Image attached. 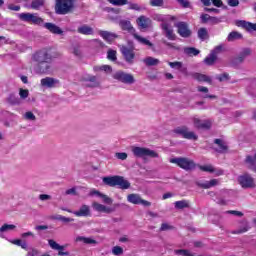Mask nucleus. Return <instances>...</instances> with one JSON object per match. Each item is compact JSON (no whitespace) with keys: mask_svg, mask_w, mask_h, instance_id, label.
<instances>
[{"mask_svg":"<svg viewBox=\"0 0 256 256\" xmlns=\"http://www.w3.org/2000/svg\"><path fill=\"white\" fill-rule=\"evenodd\" d=\"M76 241L77 242L82 241L86 245H93V244L97 243V241L94 240L93 238H87V237H83V236H78L76 238Z\"/></svg>","mask_w":256,"mask_h":256,"instance_id":"obj_36","label":"nucleus"},{"mask_svg":"<svg viewBox=\"0 0 256 256\" xmlns=\"http://www.w3.org/2000/svg\"><path fill=\"white\" fill-rule=\"evenodd\" d=\"M161 28L165 37L169 39V41H175L176 39L175 32H173V27H171L169 23L163 22L161 24Z\"/></svg>","mask_w":256,"mask_h":256,"instance_id":"obj_16","label":"nucleus"},{"mask_svg":"<svg viewBox=\"0 0 256 256\" xmlns=\"http://www.w3.org/2000/svg\"><path fill=\"white\" fill-rule=\"evenodd\" d=\"M204 11H206V13H215L216 15H218V13H220V10L217 8H204Z\"/></svg>","mask_w":256,"mask_h":256,"instance_id":"obj_61","label":"nucleus"},{"mask_svg":"<svg viewBox=\"0 0 256 256\" xmlns=\"http://www.w3.org/2000/svg\"><path fill=\"white\" fill-rule=\"evenodd\" d=\"M80 35H93L94 31L93 28L87 24H84L77 29Z\"/></svg>","mask_w":256,"mask_h":256,"instance_id":"obj_28","label":"nucleus"},{"mask_svg":"<svg viewBox=\"0 0 256 256\" xmlns=\"http://www.w3.org/2000/svg\"><path fill=\"white\" fill-rule=\"evenodd\" d=\"M54 219H56V221H62V223H71V222L75 221V219H73V218H67V217L61 216V215L54 216Z\"/></svg>","mask_w":256,"mask_h":256,"instance_id":"obj_42","label":"nucleus"},{"mask_svg":"<svg viewBox=\"0 0 256 256\" xmlns=\"http://www.w3.org/2000/svg\"><path fill=\"white\" fill-rule=\"evenodd\" d=\"M131 151L134 157H137L139 159H145V157H151L152 159H157V157H159V154L156 151L146 147L132 146Z\"/></svg>","mask_w":256,"mask_h":256,"instance_id":"obj_3","label":"nucleus"},{"mask_svg":"<svg viewBox=\"0 0 256 256\" xmlns=\"http://www.w3.org/2000/svg\"><path fill=\"white\" fill-rule=\"evenodd\" d=\"M90 195H97V197H100L106 205H111L113 203V199L97 190H92Z\"/></svg>","mask_w":256,"mask_h":256,"instance_id":"obj_24","label":"nucleus"},{"mask_svg":"<svg viewBox=\"0 0 256 256\" xmlns=\"http://www.w3.org/2000/svg\"><path fill=\"white\" fill-rule=\"evenodd\" d=\"M73 9V0H56L55 11L58 15H67Z\"/></svg>","mask_w":256,"mask_h":256,"instance_id":"obj_5","label":"nucleus"},{"mask_svg":"<svg viewBox=\"0 0 256 256\" xmlns=\"http://www.w3.org/2000/svg\"><path fill=\"white\" fill-rule=\"evenodd\" d=\"M15 228L16 226L13 224H4L0 227V233H7L8 231H13Z\"/></svg>","mask_w":256,"mask_h":256,"instance_id":"obj_38","label":"nucleus"},{"mask_svg":"<svg viewBox=\"0 0 256 256\" xmlns=\"http://www.w3.org/2000/svg\"><path fill=\"white\" fill-rule=\"evenodd\" d=\"M103 183L109 187H119V189H129L131 187V183L122 176L104 177Z\"/></svg>","mask_w":256,"mask_h":256,"instance_id":"obj_2","label":"nucleus"},{"mask_svg":"<svg viewBox=\"0 0 256 256\" xmlns=\"http://www.w3.org/2000/svg\"><path fill=\"white\" fill-rule=\"evenodd\" d=\"M19 95L21 99H27L29 97V90L20 89Z\"/></svg>","mask_w":256,"mask_h":256,"instance_id":"obj_55","label":"nucleus"},{"mask_svg":"<svg viewBox=\"0 0 256 256\" xmlns=\"http://www.w3.org/2000/svg\"><path fill=\"white\" fill-rule=\"evenodd\" d=\"M196 185L198 187H201L202 189H211V187H215L217 185H219V179H212L210 181H197Z\"/></svg>","mask_w":256,"mask_h":256,"instance_id":"obj_23","label":"nucleus"},{"mask_svg":"<svg viewBox=\"0 0 256 256\" xmlns=\"http://www.w3.org/2000/svg\"><path fill=\"white\" fill-rule=\"evenodd\" d=\"M174 133L176 135H181L184 139H189L192 141H197L198 136L193 131H189V128L187 126H180L174 129Z\"/></svg>","mask_w":256,"mask_h":256,"instance_id":"obj_8","label":"nucleus"},{"mask_svg":"<svg viewBox=\"0 0 256 256\" xmlns=\"http://www.w3.org/2000/svg\"><path fill=\"white\" fill-rule=\"evenodd\" d=\"M27 251H28V253H27L26 256H37V255H39V250H37L35 248H30Z\"/></svg>","mask_w":256,"mask_h":256,"instance_id":"obj_57","label":"nucleus"},{"mask_svg":"<svg viewBox=\"0 0 256 256\" xmlns=\"http://www.w3.org/2000/svg\"><path fill=\"white\" fill-rule=\"evenodd\" d=\"M229 7H239V0H227Z\"/></svg>","mask_w":256,"mask_h":256,"instance_id":"obj_59","label":"nucleus"},{"mask_svg":"<svg viewBox=\"0 0 256 256\" xmlns=\"http://www.w3.org/2000/svg\"><path fill=\"white\" fill-rule=\"evenodd\" d=\"M9 103H12V105H17V103H19V98H16L13 95H10V97L8 98Z\"/></svg>","mask_w":256,"mask_h":256,"instance_id":"obj_60","label":"nucleus"},{"mask_svg":"<svg viewBox=\"0 0 256 256\" xmlns=\"http://www.w3.org/2000/svg\"><path fill=\"white\" fill-rule=\"evenodd\" d=\"M200 1L204 5V7H211V5H214V7H223L222 0H200Z\"/></svg>","mask_w":256,"mask_h":256,"instance_id":"obj_29","label":"nucleus"},{"mask_svg":"<svg viewBox=\"0 0 256 256\" xmlns=\"http://www.w3.org/2000/svg\"><path fill=\"white\" fill-rule=\"evenodd\" d=\"M238 182L243 189H250L254 187L255 183L253 177L249 174H244L238 177Z\"/></svg>","mask_w":256,"mask_h":256,"instance_id":"obj_14","label":"nucleus"},{"mask_svg":"<svg viewBox=\"0 0 256 256\" xmlns=\"http://www.w3.org/2000/svg\"><path fill=\"white\" fill-rule=\"evenodd\" d=\"M93 208L95 209V211H99L100 213H103V211L105 209V205L94 202Z\"/></svg>","mask_w":256,"mask_h":256,"instance_id":"obj_50","label":"nucleus"},{"mask_svg":"<svg viewBox=\"0 0 256 256\" xmlns=\"http://www.w3.org/2000/svg\"><path fill=\"white\" fill-rule=\"evenodd\" d=\"M128 203L132 205H143V207H151V202L143 200L139 194H129L127 196Z\"/></svg>","mask_w":256,"mask_h":256,"instance_id":"obj_12","label":"nucleus"},{"mask_svg":"<svg viewBox=\"0 0 256 256\" xmlns=\"http://www.w3.org/2000/svg\"><path fill=\"white\" fill-rule=\"evenodd\" d=\"M129 9H131L132 11H142L143 7H141L137 3H129Z\"/></svg>","mask_w":256,"mask_h":256,"instance_id":"obj_51","label":"nucleus"},{"mask_svg":"<svg viewBox=\"0 0 256 256\" xmlns=\"http://www.w3.org/2000/svg\"><path fill=\"white\" fill-rule=\"evenodd\" d=\"M176 27L178 29V35H180V37H183L184 39H189V37L193 33L189 28V24H187L186 22H178L176 24Z\"/></svg>","mask_w":256,"mask_h":256,"instance_id":"obj_11","label":"nucleus"},{"mask_svg":"<svg viewBox=\"0 0 256 256\" xmlns=\"http://www.w3.org/2000/svg\"><path fill=\"white\" fill-rule=\"evenodd\" d=\"M209 19H213V16H210L209 14H202L201 15L202 23H209Z\"/></svg>","mask_w":256,"mask_h":256,"instance_id":"obj_58","label":"nucleus"},{"mask_svg":"<svg viewBox=\"0 0 256 256\" xmlns=\"http://www.w3.org/2000/svg\"><path fill=\"white\" fill-rule=\"evenodd\" d=\"M107 59H109V61H117V51L108 50Z\"/></svg>","mask_w":256,"mask_h":256,"instance_id":"obj_45","label":"nucleus"},{"mask_svg":"<svg viewBox=\"0 0 256 256\" xmlns=\"http://www.w3.org/2000/svg\"><path fill=\"white\" fill-rule=\"evenodd\" d=\"M40 85L44 89H55L59 85V80L53 77H45L40 80Z\"/></svg>","mask_w":256,"mask_h":256,"instance_id":"obj_15","label":"nucleus"},{"mask_svg":"<svg viewBox=\"0 0 256 256\" xmlns=\"http://www.w3.org/2000/svg\"><path fill=\"white\" fill-rule=\"evenodd\" d=\"M214 143H215V145L218 146L217 148H215V151H217V153H226L227 152V144H225V142H223V140L215 139Z\"/></svg>","mask_w":256,"mask_h":256,"instance_id":"obj_27","label":"nucleus"},{"mask_svg":"<svg viewBox=\"0 0 256 256\" xmlns=\"http://www.w3.org/2000/svg\"><path fill=\"white\" fill-rule=\"evenodd\" d=\"M73 54L75 55V57H81V49H79V47H75L73 49Z\"/></svg>","mask_w":256,"mask_h":256,"instance_id":"obj_64","label":"nucleus"},{"mask_svg":"<svg viewBox=\"0 0 256 256\" xmlns=\"http://www.w3.org/2000/svg\"><path fill=\"white\" fill-rule=\"evenodd\" d=\"M18 17L25 23H32V25L44 27V29H47L50 33H53V35H63V30L59 26L51 22L45 23L43 18L39 17L38 13H20L18 14Z\"/></svg>","mask_w":256,"mask_h":256,"instance_id":"obj_1","label":"nucleus"},{"mask_svg":"<svg viewBox=\"0 0 256 256\" xmlns=\"http://www.w3.org/2000/svg\"><path fill=\"white\" fill-rule=\"evenodd\" d=\"M111 5H115L116 7H122L123 5H128L129 2L127 0H108Z\"/></svg>","mask_w":256,"mask_h":256,"instance_id":"obj_39","label":"nucleus"},{"mask_svg":"<svg viewBox=\"0 0 256 256\" xmlns=\"http://www.w3.org/2000/svg\"><path fill=\"white\" fill-rule=\"evenodd\" d=\"M194 127L196 129H211V120H201L199 118H194L193 120Z\"/></svg>","mask_w":256,"mask_h":256,"instance_id":"obj_19","label":"nucleus"},{"mask_svg":"<svg viewBox=\"0 0 256 256\" xmlns=\"http://www.w3.org/2000/svg\"><path fill=\"white\" fill-rule=\"evenodd\" d=\"M32 61H35V63H47L48 61H53V56L44 48L32 55Z\"/></svg>","mask_w":256,"mask_h":256,"instance_id":"obj_6","label":"nucleus"},{"mask_svg":"<svg viewBox=\"0 0 256 256\" xmlns=\"http://www.w3.org/2000/svg\"><path fill=\"white\" fill-rule=\"evenodd\" d=\"M201 51L195 47H186L184 48V54L188 57H197Z\"/></svg>","mask_w":256,"mask_h":256,"instance_id":"obj_30","label":"nucleus"},{"mask_svg":"<svg viewBox=\"0 0 256 256\" xmlns=\"http://www.w3.org/2000/svg\"><path fill=\"white\" fill-rule=\"evenodd\" d=\"M113 79L119 81L120 83H124V85H133V83H135V77L133 74H129L121 70L113 74Z\"/></svg>","mask_w":256,"mask_h":256,"instance_id":"obj_7","label":"nucleus"},{"mask_svg":"<svg viewBox=\"0 0 256 256\" xmlns=\"http://www.w3.org/2000/svg\"><path fill=\"white\" fill-rule=\"evenodd\" d=\"M247 231H249V225L245 224L244 227L233 231V233H234V235H239L241 233H247Z\"/></svg>","mask_w":256,"mask_h":256,"instance_id":"obj_48","label":"nucleus"},{"mask_svg":"<svg viewBox=\"0 0 256 256\" xmlns=\"http://www.w3.org/2000/svg\"><path fill=\"white\" fill-rule=\"evenodd\" d=\"M193 79H195L196 81H199L200 83H209L211 85L212 80L211 77L205 75V74H201V73H194L192 75Z\"/></svg>","mask_w":256,"mask_h":256,"instance_id":"obj_25","label":"nucleus"},{"mask_svg":"<svg viewBox=\"0 0 256 256\" xmlns=\"http://www.w3.org/2000/svg\"><path fill=\"white\" fill-rule=\"evenodd\" d=\"M88 81L90 82V84H86V87H99V82H97V77L90 76L88 78Z\"/></svg>","mask_w":256,"mask_h":256,"instance_id":"obj_43","label":"nucleus"},{"mask_svg":"<svg viewBox=\"0 0 256 256\" xmlns=\"http://www.w3.org/2000/svg\"><path fill=\"white\" fill-rule=\"evenodd\" d=\"M217 61V55L211 52L205 59L204 63L206 65H213Z\"/></svg>","mask_w":256,"mask_h":256,"instance_id":"obj_34","label":"nucleus"},{"mask_svg":"<svg viewBox=\"0 0 256 256\" xmlns=\"http://www.w3.org/2000/svg\"><path fill=\"white\" fill-rule=\"evenodd\" d=\"M48 244L51 247V249H54V251H58L59 256L69 255V252H64L65 246L59 245L58 243L55 242V240H49Z\"/></svg>","mask_w":256,"mask_h":256,"instance_id":"obj_21","label":"nucleus"},{"mask_svg":"<svg viewBox=\"0 0 256 256\" xmlns=\"http://www.w3.org/2000/svg\"><path fill=\"white\" fill-rule=\"evenodd\" d=\"M239 39H243V35H241V33L237 32V31H232L228 37H227V41L231 42V41H237Z\"/></svg>","mask_w":256,"mask_h":256,"instance_id":"obj_32","label":"nucleus"},{"mask_svg":"<svg viewBox=\"0 0 256 256\" xmlns=\"http://www.w3.org/2000/svg\"><path fill=\"white\" fill-rule=\"evenodd\" d=\"M168 65L171 67V69H181L183 67L182 62H168Z\"/></svg>","mask_w":256,"mask_h":256,"instance_id":"obj_49","label":"nucleus"},{"mask_svg":"<svg viewBox=\"0 0 256 256\" xmlns=\"http://www.w3.org/2000/svg\"><path fill=\"white\" fill-rule=\"evenodd\" d=\"M133 38L136 39L140 45H143L144 47L151 49V51H155V44L152 43L151 41H149V39H147L137 33L134 34Z\"/></svg>","mask_w":256,"mask_h":256,"instance_id":"obj_17","label":"nucleus"},{"mask_svg":"<svg viewBox=\"0 0 256 256\" xmlns=\"http://www.w3.org/2000/svg\"><path fill=\"white\" fill-rule=\"evenodd\" d=\"M143 63H145L147 67H155V65H159L161 62L157 58L148 56L143 60Z\"/></svg>","mask_w":256,"mask_h":256,"instance_id":"obj_31","label":"nucleus"},{"mask_svg":"<svg viewBox=\"0 0 256 256\" xmlns=\"http://www.w3.org/2000/svg\"><path fill=\"white\" fill-rule=\"evenodd\" d=\"M75 217H91V208L88 205H82L78 210L72 212Z\"/></svg>","mask_w":256,"mask_h":256,"instance_id":"obj_18","label":"nucleus"},{"mask_svg":"<svg viewBox=\"0 0 256 256\" xmlns=\"http://www.w3.org/2000/svg\"><path fill=\"white\" fill-rule=\"evenodd\" d=\"M253 53V50H251V48H243L237 57H235L232 60V65L234 67H237V65H241V63H243L245 61V59H247V57H250V55Z\"/></svg>","mask_w":256,"mask_h":256,"instance_id":"obj_10","label":"nucleus"},{"mask_svg":"<svg viewBox=\"0 0 256 256\" xmlns=\"http://www.w3.org/2000/svg\"><path fill=\"white\" fill-rule=\"evenodd\" d=\"M174 207L175 209H187L189 208V201L187 200L176 201L174 203Z\"/></svg>","mask_w":256,"mask_h":256,"instance_id":"obj_33","label":"nucleus"},{"mask_svg":"<svg viewBox=\"0 0 256 256\" xmlns=\"http://www.w3.org/2000/svg\"><path fill=\"white\" fill-rule=\"evenodd\" d=\"M116 159H120V161H125L127 159V153L125 152H117L115 154Z\"/></svg>","mask_w":256,"mask_h":256,"instance_id":"obj_54","label":"nucleus"},{"mask_svg":"<svg viewBox=\"0 0 256 256\" xmlns=\"http://www.w3.org/2000/svg\"><path fill=\"white\" fill-rule=\"evenodd\" d=\"M199 169L205 173H215V168H213L211 165L199 166Z\"/></svg>","mask_w":256,"mask_h":256,"instance_id":"obj_46","label":"nucleus"},{"mask_svg":"<svg viewBox=\"0 0 256 256\" xmlns=\"http://www.w3.org/2000/svg\"><path fill=\"white\" fill-rule=\"evenodd\" d=\"M100 37H102L105 41L111 42L114 41V39H117V34L109 32V31H103L101 30L99 32Z\"/></svg>","mask_w":256,"mask_h":256,"instance_id":"obj_26","label":"nucleus"},{"mask_svg":"<svg viewBox=\"0 0 256 256\" xmlns=\"http://www.w3.org/2000/svg\"><path fill=\"white\" fill-rule=\"evenodd\" d=\"M151 7H165V0H150Z\"/></svg>","mask_w":256,"mask_h":256,"instance_id":"obj_44","label":"nucleus"},{"mask_svg":"<svg viewBox=\"0 0 256 256\" xmlns=\"http://www.w3.org/2000/svg\"><path fill=\"white\" fill-rule=\"evenodd\" d=\"M39 199H40V201H49L51 199V195H49V194H40Z\"/></svg>","mask_w":256,"mask_h":256,"instance_id":"obj_62","label":"nucleus"},{"mask_svg":"<svg viewBox=\"0 0 256 256\" xmlns=\"http://www.w3.org/2000/svg\"><path fill=\"white\" fill-rule=\"evenodd\" d=\"M51 63L52 61L40 62L35 66L34 70L38 75H51Z\"/></svg>","mask_w":256,"mask_h":256,"instance_id":"obj_13","label":"nucleus"},{"mask_svg":"<svg viewBox=\"0 0 256 256\" xmlns=\"http://www.w3.org/2000/svg\"><path fill=\"white\" fill-rule=\"evenodd\" d=\"M113 255H123V248L121 246H114L112 248Z\"/></svg>","mask_w":256,"mask_h":256,"instance_id":"obj_52","label":"nucleus"},{"mask_svg":"<svg viewBox=\"0 0 256 256\" xmlns=\"http://www.w3.org/2000/svg\"><path fill=\"white\" fill-rule=\"evenodd\" d=\"M120 51L124 57V60L128 65L135 63V48L128 46H121Z\"/></svg>","mask_w":256,"mask_h":256,"instance_id":"obj_9","label":"nucleus"},{"mask_svg":"<svg viewBox=\"0 0 256 256\" xmlns=\"http://www.w3.org/2000/svg\"><path fill=\"white\" fill-rule=\"evenodd\" d=\"M241 23L244 29H247L248 31H256V24H253L251 22H245V21H242Z\"/></svg>","mask_w":256,"mask_h":256,"instance_id":"obj_40","label":"nucleus"},{"mask_svg":"<svg viewBox=\"0 0 256 256\" xmlns=\"http://www.w3.org/2000/svg\"><path fill=\"white\" fill-rule=\"evenodd\" d=\"M209 33L207 32L206 28H200L198 30V37L201 39V41H205L207 39Z\"/></svg>","mask_w":256,"mask_h":256,"instance_id":"obj_41","label":"nucleus"},{"mask_svg":"<svg viewBox=\"0 0 256 256\" xmlns=\"http://www.w3.org/2000/svg\"><path fill=\"white\" fill-rule=\"evenodd\" d=\"M137 25L140 29H149L151 27L152 21L147 16H140L136 20Z\"/></svg>","mask_w":256,"mask_h":256,"instance_id":"obj_20","label":"nucleus"},{"mask_svg":"<svg viewBox=\"0 0 256 256\" xmlns=\"http://www.w3.org/2000/svg\"><path fill=\"white\" fill-rule=\"evenodd\" d=\"M94 71H104L105 73H111L113 68L109 65L95 66Z\"/></svg>","mask_w":256,"mask_h":256,"instance_id":"obj_37","label":"nucleus"},{"mask_svg":"<svg viewBox=\"0 0 256 256\" xmlns=\"http://www.w3.org/2000/svg\"><path fill=\"white\" fill-rule=\"evenodd\" d=\"M119 25L121 27V29L123 31H128V33H131V35L134 37V35L136 34L135 32V28L133 27V25L131 24V21L129 20H121L119 22Z\"/></svg>","mask_w":256,"mask_h":256,"instance_id":"obj_22","label":"nucleus"},{"mask_svg":"<svg viewBox=\"0 0 256 256\" xmlns=\"http://www.w3.org/2000/svg\"><path fill=\"white\" fill-rule=\"evenodd\" d=\"M216 79H218V81H220V82L229 81V74H227V73L220 74V75L216 76Z\"/></svg>","mask_w":256,"mask_h":256,"instance_id":"obj_53","label":"nucleus"},{"mask_svg":"<svg viewBox=\"0 0 256 256\" xmlns=\"http://www.w3.org/2000/svg\"><path fill=\"white\" fill-rule=\"evenodd\" d=\"M8 9H10V11H21V6L10 4Z\"/></svg>","mask_w":256,"mask_h":256,"instance_id":"obj_63","label":"nucleus"},{"mask_svg":"<svg viewBox=\"0 0 256 256\" xmlns=\"http://www.w3.org/2000/svg\"><path fill=\"white\" fill-rule=\"evenodd\" d=\"M170 163L178 165V167H180V169H184V171H191L195 169V162L189 158H172L170 159Z\"/></svg>","mask_w":256,"mask_h":256,"instance_id":"obj_4","label":"nucleus"},{"mask_svg":"<svg viewBox=\"0 0 256 256\" xmlns=\"http://www.w3.org/2000/svg\"><path fill=\"white\" fill-rule=\"evenodd\" d=\"M24 119H26L27 121H35L37 117L35 116V114H33V112L29 111L24 114Z\"/></svg>","mask_w":256,"mask_h":256,"instance_id":"obj_47","label":"nucleus"},{"mask_svg":"<svg viewBox=\"0 0 256 256\" xmlns=\"http://www.w3.org/2000/svg\"><path fill=\"white\" fill-rule=\"evenodd\" d=\"M223 51V45H218L216 46L212 51L211 53H213L214 55H219V53H221Z\"/></svg>","mask_w":256,"mask_h":256,"instance_id":"obj_56","label":"nucleus"},{"mask_svg":"<svg viewBox=\"0 0 256 256\" xmlns=\"http://www.w3.org/2000/svg\"><path fill=\"white\" fill-rule=\"evenodd\" d=\"M43 5H45V0H33L30 7L31 9H35L36 11H38V9H41Z\"/></svg>","mask_w":256,"mask_h":256,"instance_id":"obj_35","label":"nucleus"}]
</instances>
